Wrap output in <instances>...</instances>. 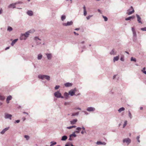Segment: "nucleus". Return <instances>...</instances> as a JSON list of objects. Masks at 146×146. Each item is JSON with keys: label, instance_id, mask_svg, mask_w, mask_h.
<instances>
[{"label": "nucleus", "instance_id": "nucleus-1", "mask_svg": "<svg viewBox=\"0 0 146 146\" xmlns=\"http://www.w3.org/2000/svg\"><path fill=\"white\" fill-rule=\"evenodd\" d=\"M38 78L42 80L46 79L48 80H50V77L47 75H39L38 76Z\"/></svg>", "mask_w": 146, "mask_h": 146}, {"label": "nucleus", "instance_id": "nucleus-2", "mask_svg": "<svg viewBox=\"0 0 146 146\" xmlns=\"http://www.w3.org/2000/svg\"><path fill=\"white\" fill-rule=\"evenodd\" d=\"M28 32H26L24 34H23L20 37V39L21 40H25L28 37Z\"/></svg>", "mask_w": 146, "mask_h": 146}, {"label": "nucleus", "instance_id": "nucleus-3", "mask_svg": "<svg viewBox=\"0 0 146 146\" xmlns=\"http://www.w3.org/2000/svg\"><path fill=\"white\" fill-rule=\"evenodd\" d=\"M129 11L127 13L128 15H130L133 13L134 12V9L132 6H131L130 9L127 10Z\"/></svg>", "mask_w": 146, "mask_h": 146}, {"label": "nucleus", "instance_id": "nucleus-4", "mask_svg": "<svg viewBox=\"0 0 146 146\" xmlns=\"http://www.w3.org/2000/svg\"><path fill=\"white\" fill-rule=\"evenodd\" d=\"M77 91L76 88H75L74 90H72L69 92V94L71 96H73L75 95V93Z\"/></svg>", "mask_w": 146, "mask_h": 146}, {"label": "nucleus", "instance_id": "nucleus-5", "mask_svg": "<svg viewBox=\"0 0 146 146\" xmlns=\"http://www.w3.org/2000/svg\"><path fill=\"white\" fill-rule=\"evenodd\" d=\"M123 143L126 142L128 145L131 142V140L129 138L124 139L123 140Z\"/></svg>", "mask_w": 146, "mask_h": 146}, {"label": "nucleus", "instance_id": "nucleus-6", "mask_svg": "<svg viewBox=\"0 0 146 146\" xmlns=\"http://www.w3.org/2000/svg\"><path fill=\"white\" fill-rule=\"evenodd\" d=\"M54 96L57 98H60L61 96V94L59 91L55 92L54 93Z\"/></svg>", "mask_w": 146, "mask_h": 146}, {"label": "nucleus", "instance_id": "nucleus-7", "mask_svg": "<svg viewBox=\"0 0 146 146\" xmlns=\"http://www.w3.org/2000/svg\"><path fill=\"white\" fill-rule=\"evenodd\" d=\"M73 22L72 21L70 22H68L67 23H63V25L64 26H67L71 25L72 24Z\"/></svg>", "mask_w": 146, "mask_h": 146}, {"label": "nucleus", "instance_id": "nucleus-8", "mask_svg": "<svg viewBox=\"0 0 146 146\" xmlns=\"http://www.w3.org/2000/svg\"><path fill=\"white\" fill-rule=\"evenodd\" d=\"M95 110V108H94L92 107H88L87 109V110L88 111H94Z\"/></svg>", "mask_w": 146, "mask_h": 146}, {"label": "nucleus", "instance_id": "nucleus-9", "mask_svg": "<svg viewBox=\"0 0 146 146\" xmlns=\"http://www.w3.org/2000/svg\"><path fill=\"white\" fill-rule=\"evenodd\" d=\"M11 117L12 115L7 113H5V118L7 119H11Z\"/></svg>", "mask_w": 146, "mask_h": 146}, {"label": "nucleus", "instance_id": "nucleus-10", "mask_svg": "<svg viewBox=\"0 0 146 146\" xmlns=\"http://www.w3.org/2000/svg\"><path fill=\"white\" fill-rule=\"evenodd\" d=\"M136 16L137 17V21L139 23H141L142 24V23L141 20V17H140V16L139 15H138L137 14L136 15Z\"/></svg>", "mask_w": 146, "mask_h": 146}, {"label": "nucleus", "instance_id": "nucleus-11", "mask_svg": "<svg viewBox=\"0 0 146 146\" xmlns=\"http://www.w3.org/2000/svg\"><path fill=\"white\" fill-rule=\"evenodd\" d=\"M9 129V127H7L4 129L1 132V133L2 134H4Z\"/></svg>", "mask_w": 146, "mask_h": 146}, {"label": "nucleus", "instance_id": "nucleus-12", "mask_svg": "<svg viewBox=\"0 0 146 146\" xmlns=\"http://www.w3.org/2000/svg\"><path fill=\"white\" fill-rule=\"evenodd\" d=\"M16 4V3L11 4L9 5L8 7L9 8H14L15 7Z\"/></svg>", "mask_w": 146, "mask_h": 146}, {"label": "nucleus", "instance_id": "nucleus-13", "mask_svg": "<svg viewBox=\"0 0 146 146\" xmlns=\"http://www.w3.org/2000/svg\"><path fill=\"white\" fill-rule=\"evenodd\" d=\"M46 55L48 59H50L51 58L52 56L51 54H46Z\"/></svg>", "mask_w": 146, "mask_h": 146}, {"label": "nucleus", "instance_id": "nucleus-14", "mask_svg": "<svg viewBox=\"0 0 146 146\" xmlns=\"http://www.w3.org/2000/svg\"><path fill=\"white\" fill-rule=\"evenodd\" d=\"M12 99V97L11 96H8L7 98V104L9 103V101L11 100Z\"/></svg>", "mask_w": 146, "mask_h": 146}, {"label": "nucleus", "instance_id": "nucleus-15", "mask_svg": "<svg viewBox=\"0 0 146 146\" xmlns=\"http://www.w3.org/2000/svg\"><path fill=\"white\" fill-rule=\"evenodd\" d=\"M96 144L97 145H105L106 144V143L104 142H102L100 141H97L96 142Z\"/></svg>", "mask_w": 146, "mask_h": 146}, {"label": "nucleus", "instance_id": "nucleus-16", "mask_svg": "<svg viewBox=\"0 0 146 146\" xmlns=\"http://www.w3.org/2000/svg\"><path fill=\"white\" fill-rule=\"evenodd\" d=\"M77 121L76 119H74L72 121H70V123L72 125H74L75 124L76 122Z\"/></svg>", "mask_w": 146, "mask_h": 146}, {"label": "nucleus", "instance_id": "nucleus-17", "mask_svg": "<svg viewBox=\"0 0 146 146\" xmlns=\"http://www.w3.org/2000/svg\"><path fill=\"white\" fill-rule=\"evenodd\" d=\"M27 14L29 16H32L33 15V12L31 11H29L27 12Z\"/></svg>", "mask_w": 146, "mask_h": 146}, {"label": "nucleus", "instance_id": "nucleus-18", "mask_svg": "<svg viewBox=\"0 0 146 146\" xmlns=\"http://www.w3.org/2000/svg\"><path fill=\"white\" fill-rule=\"evenodd\" d=\"M18 39H15L11 43V45L12 46H13L14 44L17 41Z\"/></svg>", "mask_w": 146, "mask_h": 146}, {"label": "nucleus", "instance_id": "nucleus-19", "mask_svg": "<svg viewBox=\"0 0 146 146\" xmlns=\"http://www.w3.org/2000/svg\"><path fill=\"white\" fill-rule=\"evenodd\" d=\"M134 17H135V16H134L130 17H129L126 18L125 20L126 21L130 20L131 19H134Z\"/></svg>", "mask_w": 146, "mask_h": 146}, {"label": "nucleus", "instance_id": "nucleus-20", "mask_svg": "<svg viewBox=\"0 0 146 146\" xmlns=\"http://www.w3.org/2000/svg\"><path fill=\"white\" fill-rule=\"evenodd\" d=\"M64 85L66 87H70L72 86V84L69 83H67L65 84Z\"/></svg>", "mask_w": 146, "mask_h": 146}, {"label": "nucleus", "instance_id": "nucleus-21", "mask_svg": "<svg viewBox=\"0 0 146 146\" xmlns=\"http://www.w3.org/2000/svg\"><path fill=\"white\" fill-rule=\"evenodd\" d=\"M84 11V15L85 16H86L87 15V12L86 10V7L85 6H84L83 7Z\"/></svg>", "mask_w": 146, "mask_h": 146}, {"label": "nucleus", "instance_id": "nucleus-22", "mask_svg": "<svg viewBox=\"0 0 146 146\" xmlns=\"http://www.w3.org/2000/svg\"><path fill=\"white\" fill-rule=\"evenodd\" d=\"M64 96L66 99H67L68 97V94L67 92H65L64 94Z\"/></svg>", "mask_w": 146, "mask_h": 146}, {"label": "nucleus", "instance_id": "nucleus-23", "mask_svg": "<svg viewBox=\"0 0 146 146\" xmlns=\"http://www.w3.org/2000/svg\"><path fill=\"white\" fill-rule=\"evenodd\" d=\"M125 110V109L123 107H122L119 109L118 110V111L120 113L122 111H124Z\"/></svg>", "mask_w": 146, "mask_h": 146}, {"label": "nucleus", "instance_id": "nucleus-24", "mask_svg": "<svg viewBox=\"0 0 146 146\" xmlns=\"http://www.w3.org/2000/svg\"><path fill=\"white\" fill-rule=\"evenodd\" d=\"M67 138V137L66 136H63L61 140L62 141L66 140Z\"/></svg>", "mask_w": 146, "mask_h": 146}, {"label": "nucleus", "instance_id": "nucleus-25", "mask_svg": "<svg viewBox=\"0 0 146 146\" xmlns=\"http://www.w3.org/2000/svg\"><path fill=\"white\" fill-rule=\"evenodd\" d=\"M119 56H116L114 57L113 59V61L115 62V61H117L119 59Z\"/></svg>", "mask_w": 146, "mask_h": 146}, {"label": "nucleus", "instance_id": "nucleus-26", "mask_svg": "<svg viewBox=\"0 0 146 146\" xmlns=\"http://www.w3.org/2000/svg\"><path fill=\"white\" fill-rule=\"evenodd\" d=\"M110 54L111 55H114L116 54V52H115L114 50H112L110 52Z\"/></svg>", "mask_w": 146, "mask_h": 146}, {"label": "nucleus", "instance_id": "nucleus-27", "mask_svg": "<svg viewBox=\"0 0 146 146\" xmlns=\"http://www.w3.org/2000/svg\"><path fill=\"white\" fill-rule=\"evenodd\" d=\"M42 55L40 54H39L38 55V60H40L42 58Z\"/></svg>", "mask_w": 146, "mask_h": 146}, {"label": "nucleus", "instance_id": "nucleus-28", "mask_svg": "<svg viewBox=\"0 0 146 146\" xmlns=\"http://www.w3.org/2000/svg\"><path fill=\"white\" fill-rule=\"evenodd\" d=\"M5 99V97L4 96L0 95V100H3Z\"/></svg>", "mask_w": 146, "mask_h": 146}, {"label": "nucleus", "instance_id": "nucleus-29", "mask_svg": "<svg viewBox=\"0 0 146 146\" xmlns=\"http://www.w3.org/2000/svg\"><path fill=\"white\" fill-rule=\"evenodd\" d=\"M34 31H35V30L34 29H31V30H30V31H29L28 32H28V34H29V33H33L34 32Z\"/></svg>", "mask_w": 146, "mask_h": 146}, {"label": "nucleus", "instance_id": "nucleus-30", "mask_svg": "<svg viewBox=\"0 0 146 146\" xmlns=\"http://www.w3.org/2000/svg\"><path fill=\"white\" fill-rule=\"evenodd\" d=\"M145 67L143 68V69L141 70V71L144 74H146V71L145 70Z\"/></svg>", "mask_w": 146, "mask_h": 146}, {"label": "nucleus", "instance_id": "nucleus-31", "mask_svg": "<svg viewBox=\"0 0 146 146\" xmlns=\"http://www.w3.org/2000/svg\"><path fill=\"white\" fill-rule=\"evenodd\" d=\"M13 30L12 28L10 27H9L7 29V30L9 31H12Z\"/></svg>", "mask_w": 146, "mask_h": 146}, {"label": "nucleus", "instance_id": "nucleus-32", "mask_svg": "<svg viewBox=\"0 0 146 146\" xmlns=\"http://www.w3.org/2000/svg\"><path fill=\"white\" fill-rule=\"evenodd\" d=\"M66 18V16L65 15H62L61 17V20L63 21Z\"/></svg>", "mask_w": 146, "mask_h": 146}, {"label": "nucleus", "instance_id": "nucleus-33", "mask_svg": "<svg viewBox=\"0 0 146 146\" xmlns=\"http://www.w3.org/2000/svg\"><path fill=\"white\" fill-rule=\"evenodd\" d=\"M76 127V126H75V125H74V126H70V127H67V128L68 129H71L72 128H75Z\"/></svg>", "mask_w": 146, "mask_h": 146}, {"label": "nucleus", "instance_id": "nucleus-34", "mask_svg": "<svg viewBox=\"0 0 146 146\" xmlns=\"http://www.w3.org/2000/svg\"><path fill=\"white\" fill-rule=\"evenodd\" d=\"M51 145H50V146H53V145H55L56 143V142H54V143H53L52 142H51Z\"/></svg>", "mask_w": 146, "mask_h": 146}, {"label": "nucleus", "instance_id": "nucleus-35", "mask_svg": "<svg viewBox=\"0 0 146 146\" xmlns=\"http://www.w3.org/2000/svg\"><path fill=\"white\" fill-rule=\"evenodd\" d=\"M103 17L105 21H107L108 19L106 17L103 16Z\"/></svg>", "mask_w": 146, "mask_h": 146}, {"label": "nucleus", "instance_id": "nucleus-36", "mask_svg": "<svg viewBox=\"0 0 146 146\" xmlns=\"http://www.w3.org/2000/svg\"><path fill=\"white\" fill-rule=\"evenodd\" d=\"M128 115H129V117L130 118H132L131 114V113L129 111V114H128Z\"/></svg>", "mask_w": 146, "mask_h": 146}, {"label": "nucleus", "instance_id": "nucleus-37", "mask_svg": "<svg viewBox=\"0 0 146 146\" xmlns=\"http://www.w3.org/2000/svg\"><path fill=\"white\" fill-rule=\"evenodd\" d=\"M127 121H125L124 122V124H123V128L127 124Z\"/></svg>", "mask_w": 146, "mask_h": 146}, {"label": "nucleus", "instance_id": "nucleus-38", "mask_svg": "<svg viewBox=\"0 0 146 146\" xmlns=\"http://www.w3.org/2000/svg\"><path fill=\"white\" fill-rule=\"evenodd\" d=\"M24 137H25L26 139L27 140H28L29 139V137L28 135H25Z\"/></svg>", "mask_w": 146, "mask_h": 146}, {"label": "nucleus", "instance_id": "nucleus-39", "mask_svg": "<svg viewBox=\"0 0 146 146\" xmlns=\"http://www.w3.org/2000/svg\"><path fill=\"white\" fill-rule=\"evenodd\" d=\"M131 61H133L135 62L136 61V60L135 58H134L133 57H131Z\"/></svg>", "mask_w": 146, "mask_h": 146}, {"label": "nucleus", "instance_id": "nucleus-40", "mask_svg": "<svg viewBox=\"0 0 146 146\" xmlns=\"http://www.w3.org/2000/svg\"><path fill=\"white\" fill-rule=\"evenodd\" d=\"M72 136H74V137H75L76 136V135L75 134V133H73L72 134L70 135V137Z\"/></svg>", "mask_w": 146, "mask_h": 146}, {"label": "nucleus", "instance_id": "nucleus-41", "mask_svg": "<svg viewBox=\"0 0 146 146\" xmlns=\"http://www.w3.org/2000/svg\"><path fill=\"white\" fill-rule=\"evenodd\" d=\"M78 112H76V113H73L72 114V116L77 115H78Z\"/></svg>", "mask_w": 146, "mask_h": 146}, {"label": "nucleus", "instance_id": "nucleus-42", "mask_svg": "<svg viewBox=\"0 0 146 146\" xmlns=\"http://www.w3.org/2000/svg\"><path fill=\"white\" fill-rule=\"evenodd\" d=\"M141 29L142 31H146V27L141 28Z\"/></svg>", "mask_w": 146, "mask_h": 146}, {"label": "nucleus", "instance_id": "nucleus-43", "mask_svg": "<svg viewBox=\"0 0 146 146\" xmlns=\"http://www.w3.org/2000/svg\"><path fill=\"white\" fill-rule=\"evenodd\" d=\"M120 60L122 61H124V56H122L121 57V58H120Z\"/></svg>", "mask_w": 146, "mask_h": 146}, {"label": "nucleus", "instance_id": "nucleus-44", "mask_svg": "<svg viewBox=\"0 0 146 146\" xmlns=\"http://www.w3.org/2000/svg\"><path fill=\"white\" fill-rule=\"evenodd\" d=\"M59 87L60 86H56L55 87V89L56 90L58 89L59 88Z\"/></svg>", "mask_w": 146, "mask_h": 146}, {"label": "nucleus", "instance_id": "nucleus-45", "mask_svg": "<svg viewBox=\"0 0 146 146\" xmlns=\"http://www.w3.org/2000/svg\"><path fill=\"white\" fill-rule=\"evenodd\" d=\"M139 136H137V141L139 142H140V140H139Z\"/></svg>", "mask_w": 146, "mask_h": 146}, {"label": "nucleus", "instance_id": "nucleus-46", "mask_svg": "<svg viewBox=\"0 0 146 146\" xmlns=\"http://www.w3.org/2000/svg\"><path fill=\"white\" fill-rule=\"evenodd\" d=\"M133 36H136V33L135 32V31H134L133 32Z\"/></svg>", "mask_w": 146, "mask_h": 146}, {"label": "nucleus", "instance_id": "nucleus-47", "mask_svg": "<svg viewBox=\"0 0 146 146\" xmlns=\"http://www.w3.org/2000/svg\"><path fill=\"white\" fill-rule=\"evenodd\" d=\"M92 17V16L91 15H90V16H88L86 18H87V19L88 20L90 18Z\"/></svg>", "mask_w": 146, "mask_h": 146}, {"label": "nucleus", "instance_id": "nucleus-48", "mask_svg": "<svg viewBox=\"0 0 146 146\" xmlns=\"http://www.w3.org/2000/svg\"><path fill=\"white\" fill-rule=\"evenodd\" d=\"M81 128L80 127H77V128H76V129L78 130V131H80L81 130Z\"/></svg>", "mask_w": 146, "mask_h": 146}, {"label": "nucleus", "instance_id": "nucleus-49", "mask_svg": "<svg viewBox=\"0 0 146 146\" xmlns=\"http://www.w3.org/2000/svg\"><path fill=\"white\" fill-rule=\"evenodd\" d=\"M132 31H133V32L134 31H135V29L134 28V27H132Z\"/></svg>", "mask_w": 146, "mask_h": 146}, {"label": "nucleus", "instance_id": "nucleus-50", "mask_svg": "<svg viewBox=\"0 0 146 146\" xmlns=\"http://www.w3.org/2000/svg\"><path fill=\"white\" fill-rule=\"evenodd\" d=\"M20 121L19 120H17L15 121V122L17 123H18L20 122Z\"/></svg>", "mask_w": 146, "mask_h": 146}, {"label": "nucleus", "instance_id": "nucleus-51", "mask_svg": "<svg viewBox=\"0 0 146 146\" xmlns=\"http://www.w3.org/2000/svg\"><path fill=\"white\" fill-rule=\"evenodd\" d=\"M35 39L36 40L37 39L40 40V39H39V38L37 37H35Z\"/></svg>", "mask_w": 146, "mask_h": 146}, {"label": "nucleus", "instance_id": "nucleus-52", "mask_svg": "<svg viewBox=\"0 0 146 146\" xmlns=\"http://www.w3.org/2000/svg\"><path fill=\"white\" fill-rule=\"evenodd\" d=\"M84 132L86 133V132L85 131V130H84V131H82L81 132V133L82 134H83Z\"/></svg>", "mask_w": 146, "mask_h": 146}, {"label": "nucleus", "instance_id": "nucleus-53", "mask_svg": "<svg viewBox=\"0 0 146 146\" xmlns=\"http://www.w3.org/2000/svg\"><path fill=\"white\" fill-rule=\"evenodd\" d=\"M69 140L70 141H71L72 140V138H71V137H70H70L69 138Z\"/></svg>", "mask_w": 146, "mask_h": 146}, {"label": "nucleus", "instance_id": "nucleus-54", "mask_svg": "<svg viewBox=\"0 0 146 146\" xmlns=\"http://www.w3.org/2000/svg\"><path fill=\"white\" fill-rule=\"evenodd\" d=\"M74 33L75 35H78V33H76V32H74Z\"/></svg>", "mask_w": 146, "mask_h": 146}, {"label": "nucleus", "instance_id": "nucleus-55", "mask_svg": "<svg viewBox=\"0 0 146 146\" xmlns=\"http://www.w3.org/2000/svg\"><path fill=\"white\" fill-rule=\"evenodd\" d=\"M75 109H79L80 110H81V109L79 108H76Z\"/></svg>", "mask_w": 146, "mask_h": 146}, {"label": "nucleus", "instance_id": "nucleus-56", "mask_svg": "<svg viewBox=\"0 0 146 146\" xmlns=\"http://www.w3.org/2000/svg\"><path fill=\"white\" fill-rule=\"evenodd\" d=\"M9 47H7V48H5V50H7V49H9Z\"/></svg>", "mask_w": 146, "mask_h": 146}, {"label": "nucleus", "instance_id": "nucleus-57", "mask_svg": "<svg viewBox=\"0 0 146 146\" xmlns=\"http://www.w3.org/2000/svg\"><path fill=\"white\" fill-rule=\"evenodd\" d=\"M116 75H114L113 76V79H114L115 78V77H116Z\"/></svg>", "mask_w": 146, "mask_h": 146}, {"label": "nucleus", "instance_id": "nucleus-58", "mask_svg": "<svg viewBox=\"0 0 146 146\" xmlns=\"http://www.w3.org/2000/svg\"><path fill=\"white\" fill-rule=\"evenodd\" d=\"M98 12L100 13H101V11L100 10V9H98Z\"/></svg>", "mask_w": 146, "mask_h": 146}, {"label": "nucleus", "instance_id": "nucleus-59", "mask_svg": "<svg viewBox=\"0 0 146 146\" xmlns=\"http://www.w3.org/2000/svg\"><path fill=\"white\" fill-rule=\"evenodd\" d=\"M2 10H0V14H1L2 13Z\"/></svg>", "mask_w": 146, "mask_h": 146}, {"label": "nucleus", "instance_id": "nucleus-60", "mask_svg": "<svg viewBox=\"0 0 146 146\" xmlns=\"http://www.w3.org/2000/svg\"><path fill=\"white\" fill-rule=\"evenodd\" d=\"M143 107H140V109L141 110H143Z\"/></svg>", "mask_w": 146, "mask_h": 146}, {"label": "nucleus", "instance_id": "nucleus-61", "mask_svg": "<svg viewBox=\"0 0 146 146\" xmlns=\"http://www.w3.org/2000/svg\"><path fill=\"white\" fill-rule=\"evenodd\" d=\"M82 128L84 130H85V129L84 127H82Z\"/></svg>", "mask_w": 146, "mask_h": 146}, {"label": "nucleus", "instance_id": "nucleus-62", "mask_svg": "<svg viewBox=\"0 0 146 146\" xmlns=\"http://www.w3.org/2000/svg\"><path fill=\"white\" fill-rule=\"evenodd\" d=\"M76 132L77 133H79V131H76Z\"/></svg>", "mask_w": 146, "mask_h": 146}, {"label": "nucleus", "instance_id": "nucleus-63", "mask_svg": "<svg viewBox=\"0 0 146 146\" xmlns=\"http://www.w3.org/2000/svg\"><path fill=\"white\" fill-rule=\"evenodd\" d=\"M65 146H69V145L68 144H66L65 145Z\"/></svg>", "mask_w": 146, "mask_h": 146}, {"label": "nucleus", "instance_id": "nucleus-64", "mask_svg": "<svg viewBox=\"0 0 146 146\" xmlns=\"http://www.w3.org/2000/svg\"><path fill=\"white\" fill-rule=\"evenodd\" d=\"M60 98H64V97H63V96H61V97H60Z\"/></svg>", "mask_w": 146, "mask_h": 146}]
</instances>
